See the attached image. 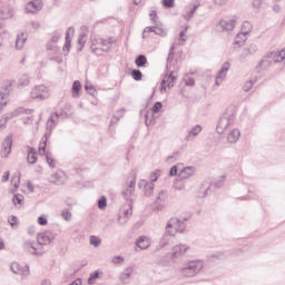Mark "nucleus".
I'll return each mask as SVG.
<instances>
[{"label":"nucleus","mask_w":285,"mask_h":285,"mask_svg":"<svg viewBox=\"0 0 285 285\" xmlns=\"http://www.w3.org/2000/svg\"><path fill=\"white\" fill-rule=\"evenodd\" d=\"M188 219H190V217H171L167 222L165 233L159 242L160 248H166V246H168L170 242L175 239L177 233H179L180 235H184V233H186V222H188Z\"/></svg>","instance_id":"obj_1"},{"label":"nucleus","mask_w":285,"mask_h":285,"mask_svg":"<svg viewBox=\"0 0 285 285\" xmlns=\"http://www.w3.org/2000/svg\"><path fill=\"white\" fill-rule=\"evenodd\" d=\"M61 117L59 112H52L50 115V118L47 121V132H45V136L42 137V146L39 147L38 153L39 155H46V148L48 146V139H50L52 135V130L55 129V126H57V120Z\"/></svg>","instance_id":"obj_2"},{"label":"nucleus","mask_w":285,"mask_h":285,"mask_svg":"<svg viewBox=\"0 0 285 285\" xmlns=\"http://www.w3.org/2000/svg\"><path fill=\"white\" fill-rule=\"evenodd\" d=\"M235 121V109L225 111L218 119V124L216 126V132L218 135H224L226 132V128L230 126Z\"/></svg>","instance_id":"obj_3"},{"label":"nucleus","mask_w":285,"mask_h":285,"mask_svg":"<svg viewBox=\"0 0 285 285\" xmlns=\"http://www.w3.org/2000/svg\"><path fill=\"white\" fill-rule=\"evenodd\" d=\"M204 268V262L202 261H189L181 269L183 277H195L202 273Z\"/></svg>","instance_id":"obj_4"},{"label":"nucleus","mask_w":285,"mask_h":285,"mask_svg":"<svg viewBox=\"0 0 285 285\" xmlns=\"http://www.w3.org/2000/svg\"><path fill=\"white\" fill-rule=\"evenodd\" d=\"M237 23V20L235 19H230V20H219L216 23V32L222 33V32H226L227 35L229 32H233V30H235V26Z\"/></svg>","instance_id":"obj_5"},{"label":"nucleus","mask_w":285,"mask_h":285,"mask_svg":"<svg viewBox=\"0 0 285 285\" xmlns=\"http://www.w3.org/2000/svg\"><path fill=\"white\" fill-rule=\"evenodd\" d=\"M30 97L31 99H40V101L48 99V97H50L48 87H46V85L36 86L31 89Z\"/></svg>","instance_id":"obj_6"},{"label":"nucleus","mask_w":285,"mask_h":285,"mask_svg":"<svg viewBox=\"0 0 285 285\" xmlns=\"http://www.w3.org/2000/svg\"><path fill=\"white\" fill-rule=\"evenodd\" d=\"M12 135H8L2 144H1V150H0V155L2 157V159H8V157H10V154L12 153Z\"/></svg>","instance_id":"obj_7"},{"label":"nucleus","mask_w":285,"mask_h":285,"mask_svg":"<svg viewBox=\"0 0 285 285\" xmlns=\"http://www.w3.org/2000/svg\"><path fill=\"white\" fill-rule=\"evenodd\" d=\"M137 185V176L134 175V178L129 181L127 187L121 191V196L126 199L127 203L132 202L130 197L135 194V186Z\"/></svg>","instance_id":"obj_8"},{"label":"nucleus","mask_w":285,"mask_h":285,"mask_svg":"<svg viewBox=\"0 0 285 285\" xmlns=\"http://www.w3.org/2000/svg\"><path fill=\"white\" fill-rule=\"evenodd\" d=\"M43 8V1L42 0H31L26 4V12L27 14H37L40 10Z\"/></svg>","instance_id":"obj_9"},{"label":"nucleus","mask_w":285,"mask_h":285,"mask_svg":"<svg viewBox=\"0 0 285 285\" xmlns=\"http://www.w3.org/2000/svg\"><path fill=\"white\" fill-rule=\"evenodd\" d=\"M177 81V76L175 71H170L166 79H163L160 82V92H166V88H174L175 82Z\"/></svg>","instance_id":"obj_10"},{"label":"nucleus","mask_w":285,"mask_h":285,"mask_svg":"<svg viewBox=\"0 0 285 285\" xmlns=\"http://www.w3.org/2000/svg\"><path fill=\"white\" fill-rule=\"evenodd\" d=\"M37 242L40 246H49L55 242V236L50 232L40 233L37 236Z\"/></svg>","instance_id":"obj_11"},{"label":"nucleus","mask_w":285,"mask_h":285,"mask_svg":"<svg viewBox=\"0 0 285 285\" xmlns=\"http://www.w3.org/2000/svg\"><path fill=\"white\" fill-rule=\"evenodd\" d=\"M228 70H230V62L226 61L223 63L220 70L216 75V86H220L222 81L226 79V75L228 73Z\"/></svg>","instance_id":"obj_12"},{"label":"nucleus","mask_w":285,"mask_h":285,"mask_svg":"<svg viewBox=\"0 0 285 285\" xmlns=\"http://www.w3.org/2000/svg\"><path fill=\"white\" fill-rule=\"evenodd\" d=\"M10 268L12 273H14V275H23V276L30 275V267H28V265L23 267L19 263L13 262L11 263Z\"/></svg>","instance_id":"obj_13"},{"label":"nucleus","mask_w":285,"mask_h":285,"mask_svg":"<svg viewBox=\"0 0 285 285\" xmlns=\"http://www.w3.org/2000/svg\"><path fill=\"white\" fill-rule=\"evenodd\" d=\"M138 188H144L146 197H151L153 193H155V183H148L145 179H141L138 181Z\"/></svg>","instance_id":"obj_14"},{"label":"nucleus","mask_w":285,"mask_h":285,"mask_svg":"<svg viewBox=\"0 0 285 285\" xmlns=\"http://www.w3.org/2000/svg\"><path fill=\"white\" fill-rule=\"evenodd\" d=\"M193 175H195L194 166L184 167L177 175V181H184V179H189V177H193Z\"/></svg>","instance_id":"obj_15"},{"label":"nucleus","mask_w":285,"mask_h":285,"mask_svg":"<svg viewBox=\"0 0 285 285\" xmlns=\"http://www.w3.org/2000/svg\"><path fill=\"white\" fill-rule=\"evenodd\" d=\"M14 17V8L12 6L0 7V19L6 21V19H12Z\"/></svg>","instance_id":"obj_16"},{"label":"nucleus","mask_w":285,"mask_h":285,"mask_svg":"<svg viewBox=\"0 0 285 285\" xmlns=\"http://www.w3.org/2000/svg\"><path fill=\"white\" fill-rule=\"evenodd\" d=\"M188 250V246L184 244H179L173 247L171 249V259H177L178 257H181L184 253Z\"/></svg>","instance_id":"obj_17"},{"label":"nucleus","mask_w":285,"mask_h":285,"mask_svg":"<svg viewBox=\"0 0 285 285\" xmlns=\"http://www.w3.org/2000/svg\"><path fill=\"white\" fill-rule=\"evenodd\" d=\"M132 273H135L134 267H127L122 273L119 275V279L122 284H129L130 277L132 276Z\"/></svg>","instance_id":"obj_18"},{"label":"nucleus","mask_w":285,"mask_h":285,"mask_svg":"<svg viewBox=\"0 0 285 285\" xmlns=\"http://www.w3.org/2000/svg\"><path fill=\"white\" fill-rule=\"evenodd\" d=\"M199 132H202V126L200 125L194 126L185 137V141H193V139H195V137H197Z\"/></svg>","instance_id":"obj_19"},{"label":"nucleus","mask_w":285,"mask_h":285,"mask_svg":"<svg viewBox=\"0 0 285 285\" xmlns=\"http://www.w3.org/2000/svg\"><path fill=\"white\" fill-rule=\"evenodd\" d=\"M14 117H17L16 111L4 114L0 119V130H3V128H6V125L8 124V121H10V119H14Z\"/></svg>","instance_id":"obj_20"},{"label":"nucleus","mask_w":285,"mask_h":285,"mask_svg":"<svg viewBox=\"0 0 285 285\" xmlns=\"http://www.w3.org/2000/svg\"><path fill=\"white\" fill-rule=\"evenodd\" d=\"M136 246L140 248L141 250H146V248H150V242L148 240V237L146 236H140L136 240Z\"/></svg>","instance_id":"obj_21"},{"label":"nucleus","mask_w":285,"mask_h":285,"mask_svg":"<svg viewBox=\"0 0 285 285\" xmlns=\"http://www.w3.org/2000/svg\"><path fill=\"white\" fill-rule=\"evenodd\" d=\"M110 46H107V48L97 47V43L92 42L90 46L91 52L94 55H97V57H101L102 52H110Z\"/></svg>","instance_id":"obj_22"},{"label":"nucleus","mask_w":285,"mask_h":285,"mask_svg":"<svg viewBox=\"0 0 285 285\" xmlns=\"http://www.w3.org/2000/svg\"><path fill=\"white\" fill-rule=\"evenodd\" d=\"M239 137H242V131H239V129H233L228 134L227 140L229 141V144H237V141L239 140Z\"/></svg>","instance_id":"obj_23"},{"label":"nucleus","mask_w":285,"mask_h":285,"mask_svg":"<svg viewBox=\"0 0 285 285\" xmlns=\"http://www.w3.org/2000/svg\"><path fill=\"white\" fill-rule=\"evenodd\" d=\"M51 184H56L57 186H62L63 184V171H57L50 177Z\"/></svg>","instance_id":"obj_24"},{"label":"nucleus","mask_w":285,"mask_h":285,"mask_svg":"<svg viewBox=\"0 0 285 285\" xmlns=\"http://www.w3.org/2000/svg\"><path fill=\"white\" fill-rule=\"evenodd\" d=\"M250 35V31H244L242 33H238L236 36V39L234 41V46H238V48H240V46H244V43L246 42V36Z\"/></svg>","instance_id":"obj_25"},{"label":"nucleus","mask_w":285,"mask_h":285,"mask_svg":"<svg viewBox=\"0 0 285 285\" xmlns=\"http://www.w3.org/2000/svg\"><path fill=\"white\" fill-rule=\"evenodd\" d=\"M26 41H28V37H26V33L24 32L19 33L16 39L17 50H21L23 46H26Z\"/></svg>","instance_id":"obj_26"},{"label":"nucleus","mask_w":285,"mask_h":285,"mask_svg":"<svg viewBox=\"0 0 285 285\" xmlns=\"http://www.w3.org/2000/svg\"><path fill=\"white\" fill-rule=\"evenodd\" d=\"M27 161L28 164H37V149L35 147H28Z\"/></svg>","instance_id":"obj_27"},{"label":"nucleus","mask_w":285,"mask_h":285,"mask_svg":"<svg viewBox=\"0 0 285 285\" xmlns=\"http://www.w3.org/2000/svg\"><path fill=\"white\" fill-rule=\"evenodd\" d=\"M72 97L79 99V94L81 92V81L75 80L71 87Z\"/></svg>","instance_id":"obj_28"},{"label":"nucleus","mask_w":285,"mask_h":285,"mask_svg":"<svg viewBox=\"0 0 285 285\" xmlns=\"http://www.w3.org/2000/svg\"><path fill=\"white\" fill-rule=\"evenodd\" d=\"M24 250H27V253H30L31 255H36V257H39V255H41V252L37 250V247L33 243H24Z\"/></svg>","instance_id":"obj_29"},{"label":"nucleus","mask_w":285,"mask_h":285,"mask_svg":"<svg viewBox=\"0 0 285 285\" xmlns=\"http://www.w3.org/2000/svg\"><path fill=\"white\" fill-rule=\"evenodd\" d=\"M199 6H200L199 3H195L189 11H187L185 14H183V18L186 21H190V19H193V17H194L195 12H197V10L199 9Z\"/></svg>","instance_id":"obj_30"},{"label":"nucleus","mask_w":285,"mask_h":285,"mask_svg":"<svg viewBox=\"0 0 285 285\" xmlns=\"http://www.w3.org/2000/svg\"><path fill=\"white\" fill-rule=\"evenodd\" d=\"M102 273L99 269H96L95 272H92L89 277H88V285H92L97 282V279H99V277H101Z\"/></svg>","instance_id":"obj_31"},{"label":"nucleus","mask_w":285,"mask_h":285,"mask_svg":"<svg viewBox=\"0 0 285 285\" xmlns=\"http://www.w3.org/2000/svg\"><path fill=\"white\" fill-rule=\"evenodd\" d=\"M135 63L137 68H146V63H148V58H146L145 55H139L138 57H136Z\"/></svg>","instance_id":"obj_32"},{"label":"nucleus","mask_w":285,"mask_h":285,"mask_svg":"<svg viewBox=\"0 0 285 285\" xmlns=\"http://www.w3.org/2000/svg\"><path fill=\"white\" fill-rule=\"evenodd\" d=\"M30 85V77L28 75H22L18 80L19 88H26V86Z\"/></svg>","instance_id":"obj_33"},{"label":"nucleus","mask_w":285,"mask_h":285,"mask_svg":"<svg viewBox=\"0 0 285 285\" xmlns=\"http://www.w3.org/2000/svg\"><path fill=\"white\" fill-rule=\"evenodd\" d=\"M273 59L275 63H281L285 59V48L276 53H274Z\"/></svg>","instance_id":"obj_34"},{"label":"nucleus","mask_w":285,"mask_h":285,"mask_svg":"<svg viewBox=\"0 0 285 285\" xmlns=\"http://www.w3.org/2000/svg\"><path fill=\"white\" fill-rule=\"evenodd\" d=\"M122 215L126 219H130V217H132V200L127 203V209H124Z\"/></svg>","instance_id":"obj_35"},{"label":"nucleus","mask_w":285,"mask_h":285,"mask_svg":"<svg viewBox=\"0 0 285 285\" xmlns=\"http://www.w3.org/2000/svg\"><path fill=\"white\" fill-rule=\"evenodd\" d=\"M271 63H273V61L268 60V59H263L259 61V63L257 65V68L259 70H268V68H271Z\"/></svg>","instance_id":"obj_36"},{"label":"nucleus","mask_w":285,"mask_h":285,"mask_svg":"<svg viewBox=\"0 0 285 285\" xmlns=\"http://www.w3.org/2000/svg\"><path fill=\"white\" fill-rule=\"evenodd\" d=\"M97 206H98L99 210H106V208L108 206V198H106V196H101L98 199Z\"/></svg>","instance_id":"obj_37"},{"label":"nucleus","mask_w":285,"mask_h":285,"mask_svg":"<svg viewBox=\"0 0 285 285\" xmlns=\"http://www.w3.org/2000/svg\"><path fill=\"white\" fill-rule=\"evenodd\" d=\"M23 199H24V197H23V195H21V194H14L13 196H12V204L14 205V206H21V204H23Z\"/></svg>","instance_id":"obj_38"},{"label":"nucleus","mask_w":285,"mask_h":285,"mask_svg":"<svg viewBox=\"0 0 285 285\" xmlns=\"http://www.w3.org/2000/svg\"><path fill=\"white\" fill-rule=\"evenodd\" d=\"M86 33H80L79 37H78V46H80L78 49H77V52H81V50H83V46H86Z\"/></svg>","instance_id":"obj_39"},{"label":"nucleus","mask_w":285,"mask_h":285,"mask_svg":"<svg viewBox=\"0 0 285 285\" xmlns=\"http://www.w3.org/2000/svg\"><path fill=\"white\" fill-rule=\"evenodd\" d=\"M17 117H19V115H32V112H35L33 109H26L23 107H18L16 110H14Z\"/></svg>","instance_id":"obj_40"},{"label":"nucleus","mask_w":285,"mask_h":285,"mask_svg":"<svg viewBox=\"0 0 285 285\" xmlns=\"http://www.w3.org/2000/svg\"><path fill=\"white\" fill-rule=\"evenodd\" d=\"M89 244L91 246H95V248H98V246H101V238L95 236V235H91L89 237Z\"/></svg>","instance_id":"obj_41"},{"label":"nucleus","mask_w":285,"mask_h":285,"mask_svg":"<svg viewBox=\"0 0 285 285\" xmlns=\"http://www.w3.org/2000/svg\"><path fill=\"white\" fill-rule=\"evenodd\" d=\"M166 199H168V191L166 190H160L158 193V196L155 200V204H159V202H165Z\"/></svg>","instance_id":"obj_42"},{"label":"nucleus","mask_w":285,"mask_h":285,"mask_svg":"<svg viewBox=\"0 0 285 285\" xmlns=\"http://www.w3.org/2000/svg\"><path fill=\"white\" fill-rule=\"evenodd\" d=\"M131 77L135 81H141L144 73H141V70L139 69H134L131 70Z\"/></svg>","instance_id":"obj_43"},{"label":"nucleus","mask_w":285,"mask_h":285,"mask_svg":"<svg viewBox=\"0 0 285 285\" xmlns=\"http://www.w3.org/2000/svg\"><path fill=\"white\" fill-rule=\"evenodd\" d=\"M124 117V109H119L117 111V115L112 116L111 121H110V126H114V124H118L119 119Z\"/></svg>","instance_id":"obj_44"},{"label":"nucleus","mask_w":285,"mask_h":285,"mask_svg":"<svg viewBox=\"0 0 285 285\" xmlns=\"http://www.w3.org/2000/svg\"><path fill=\"white\" fill-rule=\"evenodd\" d=\"M161 108H164V104H161V101H156L151 107V114L153 115L159 114L161 111Z\"/></svg>","instance_id":"obj_45"},{"label":"nucleus","mask_w":285,"mask_h":285,"mask_svg":"<svg viewBox=\"0 0 285 285\" xmlns=\"http://www.w3.org/2000/svg\"><path fill=\"white\" fill-rule=\"evenodd\" d=\"M10 88H12V83H9L4 87L3 91H0V101H3L4 97L10 95Z\"/></svg>","instance_id":"obj_46"},{"label":"nucleus","mask_w":285,"mask_h":285,"mask_svg":"<svg viewBox=\"0 0 285 285\" xmlns=\"http://www.w3.org/2000/svg\"><path fill=\"white\" fill-rule=\"evenodd\" d=\"M213 184L209 183H203L202 190H203V197H208V193H210V187Z\"/></svg>","instance_id":"obj_47"},{"label":"nucleus","mask_w":285,"mask_h":285,"mask_svg":"<svg viewBox=\"0 0 285 285\" xmlns=\"http://www.w3.org/2000/svg\"><path fill=\"white\" fill-rule=\"evenodd\" d=\"M160 175H161V170H159V169H156L155 171H153L149 175L150 180H151L150 184H155V181H157L159 179Z\"/></svg>","instance_id":"obj_48"},{"label":"nucleus","mask_w":285,"mask_h":285,"mask_svg":"<svg viewBox=\"0 0 285 285\" xmlns=\"http://www.w3.org/2000/svg\"><path fill=\"white\" fill-rule=\"evenodd\" d=\"M61 217L65 222H70L72 219V213H70V209H63L61 212Z\"/></svg>","instance_id":"obj_49"},{"label":"nucleus","mask_w":285,"mask_h":285,"mask_svg":"<svg viewBox=\"0 0 285 285\" xmlns=\"http://www.w3.org/2000/svg\"><path fill=\"white\" fill-rule=\"evenodd\" d=\"M253 56V53L250 52V49L248 47L244 48L242 53H240V59L242 61H246L247 57Z\"/></svg>","instance_id":"obj_50"},{"label":"nucleus","mask_w":285,"mask_h":285,"mask_svg":"<svg viewBox=\"0 0 285 285\" xmlns=\"http://www.w3.org/2000/svg\"><path fill=\"white\" fill-rule=\"evenodd\" d=\"M18 222H19V218L14 215L9 216L8 218V224L11 226V228H16Z\"/></svg>","instance_id":"obj_51"},{"label":"nucleus","mask_w":285,"mask_h":285,"mask_svg":"<svg viewBox=\"0 0 285 285\" xmlns=\"http://www.w3.org/2000/svg\"><path fill=\"white\" fill-rule=\"evenodd\" d=\"M85 90L91 97H95V95H97V89H95V87L92 85H85Z\"/></svg>","instance_id":"obj_52"},{"label":"nucleus","mask_w":285,"mask_h":285,"mask_svg":"<svg viewBox=\"0 0 285 285\" xmlns=\"http://www.w3.org/2000/svg\"><path fill=\"white\" fill-rule=\"evenodd\" d=\"M70 35H75V28L69 27L66 31L65 41L72 42V38H70Z\"/></svg>","instance_id":"obj_53"},{"label":"nucleus","mask_w":285,"mask_h":285,"mask_svg":"<svg viewBox=\"0 0 285 285\" xmlns=\"http://www.w3.org/2000/svg\"><path fill=\"white\" fill-rule=\"evenodd\" d=\"M45 156H46V160H47L48 166H50V168H55V160H53V158L50 156V154L45 153Z\"/></svg>","instance_id":"obj_54"},{"label":"nucleus","mask_w":285,"mask_h":285,"mask_svg":"<svg viewBox=\"0 0 285 285\" xmlns=\"http://www.w3.org/2000/svg\"><path fill=\"white\" fill-rule=\"evenodd\" d=\"M186 32H188V27H185L184 30H181L179 32V39L180 41H183V43H180V46H184V43H186V39L184 37H186Z\"/></svg>","instance_id":"obj_55"},{"label":"nucleus","mask_w":285,"mask_h":285,"mask_svg":"<svg viewBox=\"0 0 285 285\" xmlns=\"http://www.w3.org/2000/svg\"><path fill=\"white\" fill-rule=\"evenodd\" d=\"M163 6L167 9L175 8V0H163Z\"/></svg>","instance_id":"obj_56"},{"label":"nucleus","mask_w":285,"mask_h":285,"mask_svg":"<svg viewBox=\"0 0 285 285\" xmlns=\"http://www.w3.org/2000/svg\"><path fill=\"white\" fill-rule=\"evenodd\" d=\"M154 35H157L158 37H166V30H164V28L156 26Z\"/></svg>","instance_id":"obj_57"},{"label":"nucleus","mask_w":285,"mask_h":285,"mask_svg":"<svg viewBox=\"0 0 285 285\" xmlns=\"http://www.w3.org/2000/svg\"><path fill=\"white\" fill-rule=\"evenodd\" d=\"M253 83H254L253 80H249V81L245 82V85L243 86L244 92H249L250 89L253 88Z\"/></svg>","instance_id":"obj_58"},{"label":"nucleus","mask_w":285,"mask_h":285,"mask_svg":"<svg viewBox=\"0 0 285 285\" xmlns=\"http://www.w3.org/2000/svg\"><path fill=\"white\" fill-rule=\"evenodd\" d=\"M155 29H156V26L155 27H146L144 29V32H142V39H146V37H148V32H154L155 33Z\"/></svg>","instance_id":"obj_59"},{"label":"nucleus","mask_w":285,"mask_h":285,"mask_svg":"<svg viewBox=\"0 0 285 285\" xmlns=\"http://www.w3.org/2000/svg\"><path fill=\"white\" fill-rule=\"evenodd\" d=\"M95 43H96L97 46H101L102 48H108V45H107V42H106V39H104V38L96 39V40H95Z\"/></svg>","instance_id":"obj_60"},{"label":"nucleus","mask_w":285,"mask_h":285,"mask_svg":"<svg viewBox=\"0 0 285 285\" xmlns=\"http://www.w3.org/2000/svg\"><path fill=\"white\" fill-rule=\"evenodd\" d=\"M38 224H39V226L48 225V218L46 216H43V215L39 216L38 217Z\"/></svg>","instance_id":"obj_61"},{"label":"nucleus","mask_w":285,"mask_h":285,"mask_svg":"<svg viewBox=\"0 0 285 285\" xmlns=\"http://www.w3.org/2000/svg\"><path fill=\"white\" fill-rule=\"evenodd\" d=\"M226 178V176H222L219 180L215 181L213 184L214 188H222L224 186V179Z\"/></svg>","instance_id":"obj_62"},{"label":"nucleus","mask_w":285,"mask_h":285,"mask_svg":"<svg viewBox=\"0 0 285 285\" xmlns=\"http://www.w3.org/2000/svg\"><path fill=\"white\" fill-rule=\"evenodd\" d=\"M178 167L177 165H174L170 169H169V177H177V173H178Z\"/></svg>","instance_id":"obj_63"},{"label":"nucleus","mask_w":285,"mask_h":285,"mask_svg":"<svg viewBox=\"0 0 285 285\" xmlns=\"http://www.w3.org/2000/svg\"><path fill=\"white\" fill-rule=\"evenodd\" d=\"M59 39H61V33L59 32H55L53 36L51 37L50 41L53 42V43H58L59 42Z\"/></svg>","instance_id":"obj_64"}]
</instances>
